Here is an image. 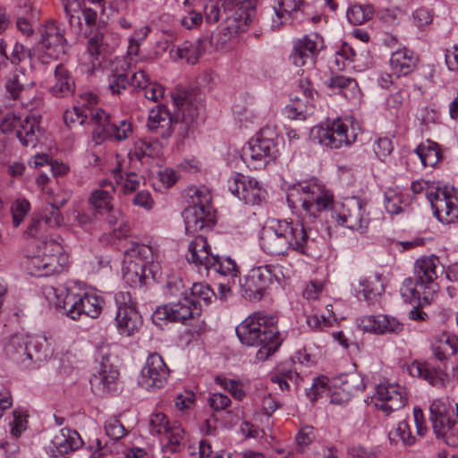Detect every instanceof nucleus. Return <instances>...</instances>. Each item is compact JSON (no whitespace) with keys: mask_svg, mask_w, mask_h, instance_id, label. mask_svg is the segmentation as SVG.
I'll return each instance as SVG.
<instances>
[{"mask_svg":"<svg viewBox=\"0 0 458 458\" xmlns=\"http://www.w3.org/2000/svg\"><path fill=\"white\" fill-rule=\"evenodd\" d=\"M334 381L344 388V392L348 393L352 397L362 393L365 389L363 377L356 372L341 375Z\"/></svg>","mask_w":458,"mask_h":458,"instance_id":"nucleus-40","label":"nucleus"},{"mask_svg":"<svg viewBox=\"0 0 458 458\" xmlns=\"http://www.w3.org/2000/svg\"><path fill=\"white\" fill-rule=\"evenodd\" d=\"M40 45L51 58L59 59L65 55L67 42L63 24L55 21L47 22L41 33Z\"/></svg>","mask_w":458,"mask_h":458,"instance_id":"nucleus-21","label":"nucleus"},{"mask_svg":"<svg viewBox=\"0 0 458 458\" xmlns=\"http://www.w3.org/2000/svg\"><path fill=\"white\" fill-rule=\"evenodd\" d=\"M45 250H50L55 252L50 255L45 254L44 256H42L43 276H47L59 271L60 266L56 254L61 252L62 247L57 242L51 241L45 243Z\"/></svg>","mask_w":458,"mask_h":458,"instance_id":"nucleus-42","label":"nucleus"},{"mask_svg":"<svg viewBox=\"0 0 458 458\" xmlns=\"http://www.w3.org/2000/svg\"><path fill=\"white\" fill-rule=\"evenodd\" d=\"M278 153L277 143L273 139L259 136L243 147L242 158L248 167L259 169L275 160Z\"/></svg>","mask_w":458,"mask_h":458,"instance_id":"nucleus-15","label":"nucleus"},{"mask_svg":"<svg viewBox=\"0 0 458 458\" xmlns=\"http://www.w3.org/2000/svg\"><path fill=\"white\" fill-rule=\"evenodd\" d=\"M162 145L157 140L142 139L135 142L134 148L130 151L131 161L137 160L143 163L145 157H157L162 154Z\"/></svg>","mask_w":458,"mask_h":458,"instance_id":"nucleus-36","label":"nucleus"},{"mask_svg":"<svg viewBox=\"0 0 458 458\" xmlns=\"http://www.w3.org/2000/svg\"><path fill=\"white\" fill-rule=\"evenodd\" d=\"M332 218L339 225L364 233L369 224V214L364 202L357 197L346 199L344 202L333 205Z\"/></svg>","mask_w":458,"mask_h":458,"instance_id":"nucleus-10","label":"nucleus"},{"mask_svg":"<svg viewBox=\"0 0 458 458\" xmlns=\"http://www.w3.org/2000/svg\"><path fill=\"white\" fill-rule=\"evenodd\" d=\"M44 293L64 314L74 320L81 316L97 318L103 310L101 297L82 290L76 284L65 287V293L54 286H46Z\"/></svg>","mask_w":458,"mask_h":458,"instance_id":"nucleus-4","label":"nucleus"},{"mask_svg":"<svg viewBox=\"0 0 458 458\" xmlns=\"http://www.w3.org/2000/svg\"><path fill=\"white\" fill-rule=\"evenodd\" d=\"M205 272L208 276L213 273L223 277H227L232 280L233 284L235 283L240 273L239 267L234 259L227 256L218 255H214L213 258H211Z\"/></svg>","mask_w":458,"mask_h":458,"instance_id":"nucleus-32","label":"nucleus"},{"mask_svg":"<svg viewBox=\"0 0 458 458\" xmlns=\"http://www.w3.org/2000/svg\"><path fill=\"white\" fill-rule=\"evenodd\" d=\"M390 442L397 443L399 440L404 445H412L415 443V437L411 435L410 426L406 421H400L396 428L388 434Z\"/></svg>","mask_w":458,"mask_h":458,"instance_id":"nucleus-46","label":"nucleus"},{"mask_svg":"<svg viewBox=\"0 0 458 458\" xmlns=\"http://www.w3.org/2000/svg\"><path fill=\"white\" fill-rule=\"evenodd\" d=\"M204 52L203 42L199 39L195 41H184L173 47L169 51L172 60H185L187 64H194Z\"/></svg>","mask_w":458,"mask_h":458,"instance_id":"nucleus-33","label":"nucleus"},{"mask_svg":"<svg viewBox=\"0 0 458 458\" xmlns=\"http://www.w3.org/2000/svg\"><path fill=\"white\" fill-rule=\"evenodd\" d=\"M112 200L111 191L108 189H97L92 191L89 203L94 218L104 216L105 212L113 207Z\"/></svg>","mask_w":458,"mask_h":458,"instance_id":"nucleus-38","label":"nucleus"},{"mask_svg":"<svg viewBox=\"0 0 458 458\" xmlns=\"http://www.w3.org/2000/svg\"><path fill=\"white\" fill-rule=\"evenodd\" d=\"M82 444L83 441L76 430L64 428L54 436L48 449L52 456L58 457L78 450Z\"/></svg>","mask_w":458,"mask_h":458,"instance_id":"nucleus-27","label":"nucleus"},{"mask_svg":"<svg viewBox=\"0 0 458 458\" xmlns=\"http://www.w3.org/2000/svg\"><path fill=\"white\" fill-rule=\"evenodd\" d=\"M41 115L31 113L21 120L16 131V137L24 147L35 148L38 143L43 130L41 128Z\"/></svg>","mask_w":458,"mask_h":458,"instance_id":"nucleus-28","label":"nucleus"},{"mask_svg":"<svg viewBox=\"0 0 458 458\" xmlns=\"http://www.w3.org/2000/svg\"><path fill=\"white\" fill-rule=\"evenodd\" d=\"M408 372L412 377H419L435 385L438 380L437 371L428 362L413 361L408 367Z\"/></svg>","mask_w":458,"mask_h":458,"instance_id":"nucleus-45","label":"nucleus"},{"mask_svg":"<svg viewBox=\"0 0 458 458\" xmlns=\"http://www.w3.org/2000/svg\"><path fill=\"white\" fill-rule=\"evenodd\" d=\"M195 299L189 296L177 301H169L165 305L158 307L152 315L155 324H160L163 320L183 322L190 318H195L201 314V304L196 303Z\"/></svg>","mask_w":458,"mask_h":458,"instance_id":"nucleus-16","label":"nucleus"},{"mask_svg":"<svg viewBox=\"0 0 458 458\" xmlns=\"http://www.w3.org/2000/svg\"><path fill=\"white\" fill-rule=\"evenodd\" d=\"M329 305L327 306L328 308ZM332 308V306L330 305ZM327 311L329 313L328 317H326L325 315H318V314H311L307 317V324L308 326L312 329H318V330H323L326 327H329L332 326L333 321L335 320V318L331 317L332 310L327 309Z\"/></svg>","mask_w":458,"mask_h":458,"instance_id":"nucleus-57","label":"nucleus"},{"mask_svg":"<svg viewBox=\"0 0 458 458\" xmlns=\"http://www.w3.org/2000/svg\"><path fill=\"white\" fill-rule=\"evenodd\" d=\"M188 206L182 212L185 232L194 234L214 224V211L210 205L211 195L205 187H191L187 191Z\"/></svg>","mask_w":458,"mask_h":458,"instance_id":"nucleus-7","label":"nucleus"},{"mask_svg":"<svg viewBox=\"0 0 458 458\" xmlns=\"http://www.w3.org/2000/svg\"><path fill=\"white\" fill-rule=\"evenodd\" d=\"M190 294H188L191 299H195L196 303H200V301H204L206 304L209 303L212 297L215 295L212 289L208 284L204 283H195L190 288Z\"/></svg>","mask_w":458,"mask_h":458,"instance_id":"nucleus-52","label":"nucleus"},{"mask_svg":"<svg viewBox=\"0 0 458 458\" xmlns=\"http://www.w3.org/2000/svg\"><path fill=\"white\" fill-rule=\"evenodd\" d=\"M129 85V80L124 73H113L108 77V89L113 95L121 94Z\"/></svg>","mask_w":458,"mask_h":458,"instance_id":"nucleus-61","label":"nucleus"},{"mask_svg":"<svg viewBox=\"0 0 458 458\" xmlns=\"http://www.w3.org/2000/svg\"><path fill=\"white\" fill-rule=\"evenodd\" d=\"M119 372L112 365L102 363L98 373L90 378L92 390L99 395L114 392Z\"/></svg>","mask_w":458,"mask_h":458,"instance_id":"nucleus-29","label":"nucleus"},{"mask_svg":"<svg viewBox=\"0 0 458 458\" xmlns=\"http://www.w3.org/2000/svg\"><path fill=\"white\" fill-rule=\"evenodd\" d=\"M44 224L49 227H60L65 225L66 216H63L60 209L51 204L50 208H46L42 216Z\"/></svg>","mask_w":458,"mask_h":458,"instance_id":"nucleus-55","label":"nucleus"},{"mask_svg":"<svg viewBox=\"0 0 458 458\" xmlns=\"http://www.w3.org/2000/svg\"><path fill=\"white\" fill-rule=\"evenodd\" d=\"M105 431L113 440H119L126 434L123 425L116 417H111L106 421Z\"/></svg>","mask_w":458,"mask_h":458,"instance_id":"nucleus-59","label":"nucleus"},{"mask_svg":"<svg viewBox=\"0 0 458 458\" xmlns=\"http://www.w3.org/2000/svg\"><path fill=\"white\" fill-rule=\"evenodd\" d=\"M176 113L173 114L165 105H157L149 112L147 127L156 135L168 139L180 120L186 125L192 124L199 116L202 106L191 96L180 92L173 97Z\"/></svg>","mask_w":458,"mask_h":458,"instance_id":"nucleus-3","label":"nucleus"},{"mask_svg":"<svg viewBox=\"0 0 458 458\" xmlns=\"http://www.w3.org/2000/svg\"><path fill=\"white\" fill-rule=\"evenodd\" d=\"M373 400L375 406L388 415L403 408L407 402V396L400 385L386 383L377 386Z\"/></svg>","mask_w":458,"mask_h":458,"instance_id":"nucleus-20","label":"nucleus"},{"mask_svg":"<svg viewBox=\"0 0 458 458\" xmlns=\"http://www.w3.org/2000/svg\"><path fill=\"white\" fill-rule=\"evenodd\" d=\"M165 436L167 437V443L163 447V451L165 453H180L184 448V444L182 443V429H181L180 428H172L165 434Z\"/></svg>","mask_w":458,"mask_h":458,"instance_id":"nucleus-50","label":"nucleus"},{"mask_svg":"<svg viewBox=\"0 0 458 458\" xmlns=\"http://www.w3.org/2000/svg\"><path fill=\"white\" fill-rule=\"evenodd\" d=\"M314 112V106L309 99H297L289 104L284 108V114L288 118L296 120H305Z\"/></svg>","mask_w":458,"mask_h":458,"instance_id":"nucleus-43","label":"nucleus"},{"mask_svg":"<svg viewBox=\"0 0 458 458\" xmlns=\"http://www.w3.org/2000/svg\"><path fill=\"white\" fill-rule=\"evenodd\" d=\"M294 192L300 195V202L310 220L318 216V214L330 208L333 209L334 202L333 193L323 184L317 181L305 182L294 185L290 196H294Z\"/></svg>","mask_w":458,"mask_h":458,"instance_id":"nucleus-9","label":"nucleus"},{"mask_svg":"<svg viewBox=\"0 0 458 458\" xmlns=\"http://www.w3.org/2000/svg\"><path fill=\"white\" fill-rule=\"evenodd\" d=\"M23 76L21 71H15L7 78L5 89L10 98L13 100L20 98L21 92L24 90V84L21 80Z\"/></svg>","mask_w":458,"mask_h":458,"instance_id":"nucleus-49","label":"nucleus"},{"mask_svg":"<svg viewBox=\"0 0 458 458\" xmlns=\"http://www.w3.org/2000/svg\"><path fill=\"white\" fill-rule=\"evenodd\" d=\"M124 255L123 278L131 287L142 286L150 275L155 276L158 264L155 263L157 254L151 246L131 242Z\"/></svg>","mask_w":458,"mask_h":458,"instance_id":"nucleus-6","label":"nucleus"},{"mask_svg":"<svg viewBox=\"0 0 458 458\" xmlns=\"http://www.w3.org/2000/svg\"><path fill=\"white\" fill-rule=\"evenodd\" d=\"M216 382L227 390L233 397L237 400H242L245 396V393L238 381L217 377Z\"/></svg>","mask_w":458,"mask_h":458,"instance_id":"nucleus-62","label":"nucleus"},{"mask_svg":"<svg viewBox=\"0 0 458 458\" xmlns=\"http://www.w3.org/2000/svg\"><path fill=\"white\" fill-rule=\"evenodd\" d=\"M188 289L185 287L182 280L176 276H171L167 279L165 288V294L170 301H177L182 297L188 296Z\"/></svg>","mask_w":458,"mask_h":458,"instance_id":"nucleus-47","label":"nucleus"},{"mask_svg":"<svg viewBox=\"0 0 458 458\" xmlns=\"http://www.w3.org/2000/svg\"><path fill=\"white\" fill-rule=\"evenodd\" d=\"M224 30L226 35L234 36L244 31L250 19L248 9L251 6L250 0H224Z\"/></svg>","mask_w":458,"mask_h":458,"instance_id":"nucleus-19","label":"nucleus"},{"mask_svg":"<svg viewBox=\"0 0 458 458\" xmlns=\"http://www.w3.org/2000/svg\"><path fill=\"white\" fill-rule=\"evenodd\" d=\"M322 47V38L316 33L304 36L293 43L290 60L297 66L313 64L315 56Z\"/></svg>","mask_w":458,"mask_h":458,"instance_id":"nucleus-23","label":"nucleus"},{"mask_svg":"<svg viewBox=\"0 0 458 458\" xmlns=\"http://www.w3.org/2000/svg\"><path fill=\"white\" fill-rule=\"evenodd\" d=\"M310 140L321 146L337 149L350 146L356 140V134H348V126L337 119L327 124L314 126L310 132Z\"/></svg>","mask_w":458,"mask_h":458,"instance_id":"nucleus-13","label":"nucleus"},{"mask_svg":"<svg viewBox=\"0 0 458 458\" xmlns=\"http://www.w3.org/2000/svg\"><path fill=\"white\" fill-rule=\"evenodd\" d=\"M357 326L364 332L376 335H398L404 329L397 318L386 314L363 316L357 319Z\"/></svg>","mask_w":458,"mask_h":458,"instance_id":"nucleus-22","label":"nucleus"},{"mask_svg":"<svg viewBox=\"0 0 458 458\" xmlns=\"http://www.w3.org/2000/svg\"><path fill=\"white\" fill-rule=\"evenodd\" d=\"M140 184V178L135 173L126 174V177L123 179L121 176V191L123 194H131L137 191Z\"/></svg>","mask_w":458,"mask_h":458,"instance_id":"nucleus-64","label":"nucleus"},{"mask_svg":"<svg viewBox=\"0 0 458 458\" xmlns=\"http://www.w3.org/2000/svg\"><path fill=\"white\" fill-rule=\"evenodd\" d=\"M305 5L306 3L303 0H275L273 9L276 20L273 21L272 28L276 30L286 22L301 21L304 18Z\"/></svg>","mask_w":458,"mask_h":458,"instance_id":"nucleus-26","label":"nucleus"},{"mask_svg":"<svg viewBox=\"0 0 458 458\" xmlns=\"http://www.w3.org/2000/svg\"><path fill=\"white\" fill-rule=\"evenodd\" d=\"M276 325V317L257 312L239 324L235 332L242 344L259 347L256 359L265 361L277 352L283 343Z\"/></svg>","mask_w":458,"mask_h":458,"instance_id":"nucleus-2","label":"nucleus"},{"mask_svg":"<svg viewBox=\"0 0 458 458\" xmlns=\"http://www.w3.org/2000/svg\"><path fill=\"white\" fill-rule=\"evenodd\" d=\"M169 375L170 369L163 358L154 352L147 358L139 377V384L147 390L156 391L166 384Z\"/></svg>","mask_w":458,"mask_h":458,"instance_id":"nucleus-18","label":"nucleus"},{"mask_svg":"<svg viewBox=\"0 0 458 458\" xmlns=\"http://www.w3.org/2000/svg\"><path fill=\"white\" fill-rule=\"evenodd\" d=\"M116 315L114 325L121 335L131 336L138 332L142 325V318L129 292H118L114 294Z\"/></svg>","mask_w":458,"mask_h":458,"instance_id":"nucleus-14","label":"nucleus"},{"mask_svg":"<svg viewBox=\"0 0 458 458\" xmlns=\"http://www.w3.org/2000/svg\"><path fill=\"white\" fill-rule=\"evenodd\" d=\"M96 109L89 107L86 105H82L81 106H74L71 110H66L64 113L63 119L64 123L72 127V125L78 123L80 125L86 123L88 118L90 119V123L92 122V113H95Z\"/></svg>","mask_w":458,"mask_h":458,"instance_id":"nucleus-41","label":"nucleus"},{"mask_svg":"<svg viewBox=\"0 0 458 458\" xmlns=\"http://www.w3.org/2000/svg\"><path fill=\"white\" fill-rule=\"evenodd\" d=\"M32 347L36 349L37 343L29 340L28 337L22 335H14L5 344L4 352L7 356L18 362L40 361V355L34 354L31 350Z\"/></svg>","mask_w":458,"mask_h":458,"instance_id":"nucleus-25","label":"nucleus"},{"mask_svg":"<svg viewBox=\"0 0 458 458\" xmlns=\"http://www.w3.org/2000/svg\"><path fill=\"white\" fill-rule=\"evenodd\" d=\"M374 14V8L370 4H352L347 12L346 17L352 25H361L369 21Z\"/></svg>","mask_w":458,"mask_h":458,"instance_id":"nucleus-44","label":"nucleus"},{"mask_svg":"<svg viewBox=\"0 0 458 458\" xmlns=\"http://www.w3.org/2000/svg\"><path fill=\"white\" fill-rule=\"evenodd\" d=\"M385 208L387 213L396 215L403 211L402 197L395 190L389 189L385 192Z\"/></svg>","mask_w":458,"mask_h":458,"instance_id":"nucleus-56","label":"nucleus"},{"mask_svg":"<svg viewBox=\"0 0 458 458\" xmlns=\"http://www.w3.org/2000/svg\"><path fill=\"white\" fill-rule=\"evenodd\" d=\"M93 215L81 213L77 209H69L66 212L65 225L79 226L83 230H88L93 220Z\"/></svg>","mask_w":458,"mask_h":458,"instance_id":"nucleus-51","label":"nucleus"},{"mask_svg":"<svg viewBox=\"0 0 458 458\" xmlns=\"http://www.w3.org/2000/svg\"><path fill=\"white\" fill-rule=\"evenodd\" d=\"M150 432L153 435L166 434L172 428L168 425L166 416L162 412L155 413L151 416L149 421Z\"/></svg>","mask_w":458,"mask_h":458,"instance_id":"nucleus-58","label":"nucleus"},{"mask_svg":"<svg viewBox=\"0 0 458 458\" xmlns=\"http://www.w3.org/2000/svg\"><path fill=\"white\" fill-rule=\"evenodd\" d=\"M213 256L206 237L197 235L189 242L186 259L199 270H206Z\"/></svg>","mask_w":458,"mask_h":458,"instance_id":"nucleus-30","label":"nucleus"},{"mask_svg":"<svg viewBox=\"0 0 458 458\" xmlns=\"http://www.w3.org/2000/svg\"><path fill=\"white\" fill-rule=\"evenodd\" d=\"M458 405L441 399L434 400L429 406V420L435 433H440L445 427L457 422Z\"/></svg>","mask_w":458,"mask_h":458,"instance_id":"nucleus-24","label":"nucleus"},{"mask_svg":"<svg viewBox=\"0 0 458 458\" xmlns=\"http://www.w3.org/2000/svg\"><path fill=\"white\" fill-rule=\"evenodd\" d=\"M439 259L431 255L421 257L414 264V276L403 281L402 296L411 302L429 303L437 291V267Z\"/></svg>","mask_w":458,"mask_h":458,"instance_id":"nucleus-5","label":"nucleus"},{"mask_svg":"<svg viewBox=\"0 0 458 458\" xmlns=\"http://www.w3.org/2000/svg\"><path fill=\"white\" fill-rule=\"evenodd\" d=\"M424 167L435 166L442 157L438 145L429 140L420 143L415 149Z\"/></svg>","mask_w":458,"mask_h":458,"instance_id":"nucleus-39","label":"nucleus"},{"mask_svg":"<svg viewBox=\"0 0 458 458\" xmlns=\"http://www.w3.org/2000/svg\"><path fill=\"white\" fill-rule=\"evenodd\" d=\"M327 378L326 377H318L313 379L311 386L307 391V395L311 402L317 399L327 390Z\"/></svg>","mask_w":458,"mask_h":458,"instance_id":"nucleus-63","label":"nucleus"},{"mask_svg":"<svg viewBox=\"0 0 458 458\" xmlns=\"http://www.w3.org/2000/svg\"><path fill=\"white\" fill-rule=\"evenodd\" d=\"M55 83L50 88L51 94L55 98L71 96L74 91V81L70 72L58 64L55 69Z\"/></svg>","mask_w":458,"mask_h":458,"instance_id":"nucleus-35","label":"nucleus"},{"mask_svg":"<svg viewBox=\"0 0 458 458\" xmlns=\"http://www.w3.org/2000/svg\"><path fill=\"white\" fill-rule=\"evenodd\" d=\"M228 189L239 199L248 205H259L266 198V191L255 179L234 173L228 180Z\"/></svg>","mask_w":458,"mask_h":458,"instance_id":"nucleus-17","label":"nucleus"},{"mask_svg":"<svg viewBox=\"0 0 458 458\" xmlns=\"http://www.w3.org/2000/svg\"><path fill=\"white\" fill-rule=\"evenodd\" d=\"M30 210V203L24 198H18L11 205V214L14 227L20 226Z\"/></svg>","mask_w":458,"mask_h":458,"instance_id":"nucleus-48","label":"nucleus"},{"mask_svg":"<svg viewBox=\"0 0 458 458\" xmlns=\"http://www.w3.org/2000/svg\"><path fill=\"white\" fill-rule=\"evenodd\" d=\"M148 32L149 29L148 27H142L134 31L133 35L129 39L128 55L136 56L139 54L140 44L145 40Z\"/></svg>","mask_w":458,"mask_h":458,"instance_id":"nucleus-60","label":"nucleus"},{"mask_svg":"<svg viewBox=\"0 0 458 458\" xmlns=\"http://www.w3.org/2000/svg\"><path fill=\"white\" fill-rule=\"evenodd\" d=\"M457 424L458 421L445 427V429L440 430V433H435L436 438L437 440H441L443 443H445L450 447H458Z\"/></svg>","mask_w":458,"mask_h":458,"instance_id":"nucleus-54","label":"nucleus"},{"mask_svg":"<svg viewBox=\"0 0 458 458\" xmlns=\"http://www.w3.org/2000/svg\"><path fill=\"white\" fill-rule=\"evenodd\" d=\"M356 296L359 300L373 301L377 296L384 292V284L380 274H374L359 280L355 287Z\"/></svg>","mask_w":458,"mask_h":458,"instance_id":"nucleus-34","label":"nucleus"},{"mask_svg":"<svg viewBox=\"0 0 458 458\" xmlns=\"http://www.w3.org/2000/svg\"><path fill=\"white\" fill-rule=\"evenodd\" d=\"M92 122L97 126L92 138L96 144H101L106 139L117 141L126 140L132 132L131 124L127 120H114L103 109L92 113Z\"/></svg>","mask_w":458,"mask_h":458,"instance_id":"nucleus-12","label":"nucleus"},{"mask_svg":"<svg viewBox=\"0 0 458 458\" xmlns=\"http://www.w3.org/2000/svg\"><path fill=\"white\" fill-rule=\"evenodd\" d=\"M281 269L277 266L266 265L254 267L241 283L242 296L249 301L260 300L275 282L279 283Z\"/></svg>","mask_w":458,"mask_h":458,"instance_id":"nucleus-11","label":"nucleus"},{"mask_svg":"<svg viewBox=\"0 0 458 458\" xmlns=\"http://www.w3.org/2000/svg\"><path fill=\"white\" fill-rule=\"evenodd\" d=\"M419 63V56L407 47L400 48L392 53L390 67L398 77L407 76L412 72Z\"/></svg>","mask_w":458,"mask_h":458,"instance_id":"nucleus-31","label":"nucleus"},{"mask_svg":"<svg viewBox=\"0 0 458 458\" xmlns=\"http://www.w3.org/2000/svg\"><path fill=\"white\" fill-rule=\"evenodd\" d=\"M318 232L306 226L303 222L273 221L264 229L260 237V246L270 255H283L288 250L310 255L314 248Z\"/></svg>","mask_w":458,"mask_h":458,"instance_id":"nucleus-1","label":"nucleus"},{"mask_svg":"<svg viewBox=\"0 0 458 458\" xmlns=\"http://www.w3.org/2000/svg\"><path fill=\"white\" fill-rule=\"evenodd\" d=\"M411 189L414 194L427 191V199L430 202L435 216L440 222L451 224L458 220V191L454 187L445 185L428 191L427 182L415 181L411 182Z\"/></svg>","mask_w":458,"mask_h":458,"instance_id":"nucleus-8","label":"nucleus"},{"mask_svg":"<svg viewBox=\"0 0 458 458\" xmlns=\"http://www.w3.org/2000/svg\"><path fill=\"white\" fill-rule=\"evenodd\" d=\"M205 17L206 21L208 23H216L221 21V30L224 35L227 38H231L232 36L226 35V30H224V20L225 15L224 14V7L219 6L216 3H209L205 6Z\"/></svg>","mask_w":458,"mask_h":458,"instance_id":"nucleus-53","label":"nucleus"},{"mask_svg":"<svg viewBox=\"0 0 458 458\" xmlns=\"http://www.w3.org/2000/svg\"><path fill=\"white\" fill-rule=\"evenodd\" d=\"M98 219H103L111 227H114L113 233L116 238L126 237L130 232V225L123 212L114 206L105 212L104 216H98Z\"/></svg>","mask_w":458,"mask_h":458,"instance_id":"nucleus-37","label":"nucleus"}]
</instances>
